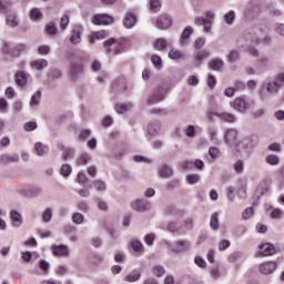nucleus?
<instances>
[{"instance_id": "1", "label": "nucleus", "mask_w": 284, "mask_h": 284, "mask_svg": "<svg viewBox=\"0 0 284 284\" xmlns=\"http://www.w3.org/2000/svg\"><path fill=\"white\" fill-rule=\"evenodd\" d=\"M103 47L105 48L106 54H122L125 47L123 45V40H119L116 38H110L103 42Z\"/></svg>"}, {"instance_id": "2", "label": "nucleus", "mask_w": 284, "mask_h": 284, "mask_svg": "<svg viewBox=\"0 0 284 284\" xmlns=\"http://www.w3.org/2000/svg\"><path fill=\"white\" fill-rule=\"evenodd\" d=\"M214 12L213 11H205L204 18L203 17H195L194 23L195 26H203L204 32L210 33L212 32V26L214 24Z\"/></svg>"}, {"instance_id": "3", "label": "nucleus", "mask_w": 284, "mask_h": 284, "mask_svg": "<svg viewBox=\"0 0 284 284\" xmlns=\"http://www.w3.org/2000/svg\"><path fill=\"white\" fill-rule=\"evenodd\" d=\"M83 72H85V68L83 67V57L79 55L73 58L70 65L71 81H77Z\"/></svg>"}, {"instance_id": "4", "label": "nucleus", "mask_w": 284, "mask_h": 284, "mask_svg": "<svg viewBox=\"0 0 284 284\" xmlns=\"http://www.w3.org/2000/svg\"><path fill=\"white\" fill-rule=\"evenodd\" d=\"M1 52L2 54H8L9 57H20L22 52H28V44L18 43L11 47L10 42H4Z\"/></svg>"}, {"instance_id": "5", "label": "nucleus", "mask_w": 284, "mask_h": 284, "mask_svg": "<svg viewBox=\"0 0 284 284\" xmlns=\"http://www.w3.org/2000/svg\"><path fill=\"white\" fill-rule=\"evenodd\" d=\"M239 131L236 129H226L224 132V143L229 148H234L237 152H241V144H239Z\"/></svg>"}, {"instance_id": "6", "label": "nucleus", "mask_w": 284, "mask_h": 284, "mask_svg": "<svg viewBox=\"0 0 284 284\" xmlns=\"http://www.w3.org/2000/svg\"><path fill=\"white\" fill-rule=\"evenodd\" d=\"M257 143H258V136L256 135L246 136L239 142L240 152L244 150L243 156H250V154H252V150L256 148Z\"/></svg>"}, {"instance_id": "7", "label": "nucleus", "mask_w": 284, "mask_h": 284, "mask_svg": "<svg viewBox=\"0 0 284 284\" xmlns=\"http://www.w3.org/2000/svg\"><path fill=\"white\" fill-rule=\"evenodd\" d=\"M169 247L173 254H185V252L192 250V242H190V240L181 239L176 240L173 244H170Z\"/></svg>"}, {"instance_id": "8", "label": "nucleus", "mask_w": 284, "mask_h": 284, "mask_svg": "<svg viewBox=\"0 0 284 284\" xmlns=\"http://www.w3.org/2000/svg\"><path fill=\"white\" fill-rule=\"evenodd\" d=\"M244 13L250 19L258 17V14H261V4H258L256 0L248 1L244 7Z\"/></svg>"}, {"instance_id": "9", "label": "nucleus", "mask_w": 284, "mask_h": 284, "mask_svg": "<svg viewBox=\"0 0 284 284\" xmlns=\"http://www.w3.org/2000/svg\"><path fill=\"white\" fill-rule=\"evenodd\" d=\"M92 23L94 26H112L114 18L108 13H97L92 17Z\"/></svg>"}, {"instance_id": "10", "label": "nucleus", "mask_w": 284, "mask_h": 284, "mask_svg": "<svg viewBox=\"0 0 284 284\" xmlns=\"http://www.w3.org/2000/svg\"><path fill=\"white\" fill-rule=\"evenodd\" d=\"M51 252L53 256H57L58 258H68V256H70V248L65 244H52Z\"/></svg>"}, {"instance_id": "11", "label": "nucleus", "mask_w": 284, "mask_h": 284, "mask_svg": "<svg viewBox=\"0 0 284 284\" xmlns=\"http://www.w3.org/2000/svg\"><path fill=\"white\" fill-rule=\"evenodd\" d=\"M163 99H165V95L163 94V89L155 88L149 95L146 103L148 105H155V103H161Z\"/></svg>"}, {"instance_id": "12", "label": "nucleus", "mask_w": 284, "mask_h": 284, "mask_svg": "<svg viewBox=\"0 0 284 284\" xmlns=\"http://www.w3.org/2000/svg\"><path fill=\"white\" fill-rule=\"evenodd\" d=\"M19 194L22 196H26L27 199H37L39 194H41V189L38 186H27V187H20L18 190Z\"/></svg>"}, {"instance_id": "13", "label": "nucleus", "mask_w": 284, "mask_h": 284, "mask_svg": "<svg viewBox=\"0 0 284 284\" xmlns=\"http://www.w3.org/2000/svg\"><path fill=\"white\" fill-rule=\"evenodd\" d=\"M231 106L233 110H236L237 112L242 113H245L247 112V110H250V104L244 97L236 98L231 104Z\"/></svg>"}, {"instance_id": "14", "label": "nucleus", "mask_w": 284, "mask_h": 284, "mask_svg": "<svg viewBox=\"0 0 284 284\" xmlns=\"http://www.w3.org/2000/svg\"><path fill=\"white\" fill-rule=\"evenodd\" d=\"M131 205L135 212H149V210H152V203L143 199L133 201Z\"/></svg>"}, {"instance_id": "15", "label": "nucleus", "mask_w": 284, "mask_h": 284, "mask_svg": "<svg viewBox=\"0 0 284 284\" xmlns=\"http://www.w3.org/2000/svg\"><path fill=\"white\" fill-rule=\"evenodd\" d=\"M155 26L159 30H168V28H172V17L168 14L160 16L156 18Z\"/></svg>"}, {"instance_id": "16", "label": "nucleus", "mask_w": 284, "mask_h": 284, "mask_svg": "<svg viewBox=\"0 0 284 284\" xmlns=\"http://www.w3.org/2000/svg\"><path fill=\"white\" fill-rule=\"evenodd\" d=\"M81 34H83V27L77 24L72 29L70 43H72V45H79V43H81Z\"/></svg>"}, {"instance_id": "17", "label": "nucleus", "mask_w": 284, "mask_h": 284, "mask_svg": "<svg viewBox=\"0 0 284 284\" xmlns=\"http://www.w3.org/2000/svg\"><path fill=\"white\" fill-rule=\"evenodd\" d=\"M276 252V247L271 243H265L260 246V256H272Z\"/></svg>"}, {"instance_id": "18", "label": "nucleus", "mask_w": 284, "mask_h": 284, "mask_svg": "<svg viewBox=\"0 0 284 284\" xmlns=\"http://www.w3.org/2000/svg\"><path fill=\"white\" fill-rule=\"evenodd\" d=\"M123 26L128 30H132V28L136 26V16H134L132 12H126L123 19Z\"/></svg>"}, {"instance_id": "19", "label": "nucleus", "mask_w": 284, "mask_h": 284, "mask_svg": "<svg viewBox=\"0 0 284 284\" xmlns=\"http://www.w3.org/2000/svg\"><path fill=\"white\" fill-rule=\"evenodd\" d=\"M0 163L2 165H8V163H19V155L18 154L2 153L0 155Z\"/></svg>"}, {"instance_id": "20", "label": "nucleus", "mask_w": 284, "mask_h": 284, "mask_svg": "<svg viewBox=\"0 0 284 284\" xmlns=\"http://www.w3.org/2000/svg\"><path fill=\"white\" fill-rule=\"evenodd\" d=\"M16 83L18 88H26V85H28V73L18 71L16 73Z\"/></svg>"}, {"instance_id": "21", "label": "nucleus", "mask_w": 284, "mask_h": 284, "mask_svg": "<svg viewBox=\"0 0 284 284\" xmlns=\"http://www.w3.org/2000/svg\"><path fill=\"white\" fill-rule=\"evenodd\" d=\"M276 271V263L275 262H265L260 265V272L262 274H272Z\"/></svg>"}, {"instance_id": "22", "label": "nucleus", "mask_w": 284, "mask_h": 284, "mask_svg": "<svg viewBox=\"0 0 284 284\" xmlns=\"http://www.w3.org/2000/svg\"><path fill=\"white\" fill-rule=\"evenodd\" d=\"M223 65H225V62L220 58H214L209 62L210 70H214L215 72H221V70H223Z\"/></svg>"}, {"instance_id": "23", "label": "nucleus", "mask_w": 284, "mask_h": 284, "mask_svg": "<svg viewBox=\"0 0 284 284\" xmlns=\"http://www.w3.org/2000/svg\"><path fill=\"white\" fill-rule=\"evenodd\" d=\"M207 134L210 136V141L214 143V145H221V139H219V130L214 126H210L207 129Z\"/></svg>"}, {"instance_id": "24", "label": "nucleus", "mask_w": 284, "mask_h": 284, "mask_svg": "<svg viewBox=\"0 0 284 284\" xmlns=\"http://www.w3.org/2000/svg\"><path fill=\"white\" fill-rule=\"evenodd\" d=\"M215 116L225 123H234V121H236L234 114L227 112H215Z\"/></svg>"}, {"instance_id": "25", "label": "nucleus", "mask_w": 284, "mask_h": 284, "mask_svg": "<svg viewBox=\"0 0 284 284\" xmlns=\"http://www.w3.org/2000/svg\"><path fill=\"white\" fill-rule=\"evenodd\" d=\"M10 216H11L12 226L21 227V225L23 224V219L21 217V213L17 211H11Z\"/></svg>"}, {"instance_id": "26", "label": "nucleus", "mask_w": 284, "mask_h": 284, "mask_svg": "<svg viewBox=\"0 0 284 284\" xmlns=\"http://www.w3.org/2000/svg\"><path fill=\"white\" fill-rule=\"evenodd\" d=\"M34 152L37 153L38 156H45V154L50 152V148H48V145H44L41 142H37L34 144Z\"/></svg>"}, {"instance_id": "27", "label": "nucleus", "mask_w": 284, "mask_h": 284, "mask_svg": "<svg viewBox=\"0 0 284 284\" xmlns=\"http://www.w3.org/2000/svg\"><path fill=\"white\" fill-rule=\"evenodd\" d=\"M278 90H281V83L276 82V80L266 83V92H268V94H276Z\"/></svg>"}, {"instance_id": "28", "label": "nucleus", "mask_w": 284, "mask_h": 284, "mask_svg": "<svg viewBox=\"0 0 284 284\" xmlns=\"http://www.w3.org/2000/svg\"><path fill=\"white\" fill-rule=\"evenodd\" d=\"M125 283H136V281H141V271L133 270L129 275L124 277Z\"/></svg>"}, {"instance_id": "29", "label": "nucleus", "mask_w": 284, "mask_h": 284, "mask_svg": "<svg viewBox=\"0 0 284 284\" xmlns=\"http://www.w3.org/2000/svg\"><path fill=\"white\" fill-rule=\"evenodd\" d=\"M160 131H161V122L159 121L151 122L148 125V133L151 136H156V134H159Z\"/></svg>"}, {"instance_id": "30", "label": "nucleus", "mask_w": 284, "mask_h": 284, "mask_svg": "<svg viewBox=\"0 0 284 284\" xmlns=\"http://www.w3.org/2000/svg\"><path fill=\"white\" fill-rule=\"evenodd\" d=\"M172 174H174V171H172V168H170V165L168 164L162 165L159 171V175L161 176V179H170Z\"/></svg>"}, {"instance_id": "31", "label": "nucleus", "mask_w": 284, "mask_h": 284, "mask_svg": "<svg viewBox=\"0 0 284 284\" xmlns=\"http://www.w3.org/2000/svg\"><path fill=\"white\" fill-rule=\"evenodd\" d=\"M48 67V60L45 59H38L31 62V68L34 70H45Z\"/></svg>"}, {"instance_id": "32", "label": "nucleus", "mask_w": 284, "mask_h": 284, "mask_svg": "<svg viewBox=\"0 0 284 284\" xmlns=\"http://www.w3.org/2000/svg\"><path fill=\"white\" fill-rule=\"evenodd\" d=\"M92 161V155L90 153H82L77 159V165H88Z\"/></svg>"}, {"instance_id": "33", "label": "nucleus", "mask_w": 284, "mask_h": 284, "mask_svg": "<svg viewBox=\"0 0 284 284\" xmlns=\"http://www.w3.org/2000/svg\"><path fill=\"white\" fill-rule=\"evenodd\" d=\"M41 101V91H36L30 100V108H39Z\"/></svg>"}, {"instance_id": "34", "label": "nucleus", "mask_w": 284, "mask_h": 284, "mask_svg": "<svg viewBox=\"0 0 284 284\" xmlns=\"http://www.w3.org/2000/svg\"><path fill=\"white\" fill-rule=\"evenodd\" d=\"M194 34V29L192 27L184 28L182 36H181V43H187V39Z\"/></svg>"}, {"instance_id": "35", "label": "nucleus", "mask_w": 284, "mask_h": 284, "mask_svg": "<svg viewBox=\"0 0 284 284\" xmlns=\"http://www.w3.org/2000/svg\"><path fill=\"white\" fill-rule=\"evenodd\" d=\"M7 26H10V28H17L19 26V20L17 17V13H10L7 16Z\"/></svg>"}, {"instance_id": "36", "label": "nucleus", "mask_w": 284, "mask_h": 284, "mask_svg": "<svg viewBox=\"0 0 284 284\" xmlns=\"http://www.w3.org/2000/svg\"><path fill=\"white\" fill-rule=\"evenodd\" d=\"M235 19H236V12H234V10H230L224 14V21L227 26H234Z\"/></svg>"}, {"instance_id": "37", "label": "nucleus", "mask_w": 284, "mask_h": 284, "mask_svg": "<svg viewBox=\"0 0 284 284\" xmlns=\"http://www.w3.org/2000/svg\"><path fill=\"white\" fill-rule=\"evenodd\" d=\"M152 274L158 278H161L162 276H165V267H163L161 264H158L153 266Z\"/></svg>"}, {"instance_id": "38", "label": "nucleus", "mask_w": 284, "mask_h": 284, "mask_svg": "<svg viewBox=\"0 0 284 284\" xmlns=\"http://www.w3.org/2000/svg\"><path fill=\"white\" fill-rule=\"evenodd\" d=\"M196 61L199 62V65L205 61V59H210V51L202 50L199 51L195 55Z\"/></svg>"}, {"instance_id": "39", "label": "nucleus", "mask_w": 284, "mask_h": 284, "mask_svg": "<svg viewBox=\"0 0 284 284\" xmlns=\"http://www.w3.org/2000/svg\"><path fill=\"white\" fill-rule=\"evenodd\" d=\"M210 226H211V230H214L215 232L219 230V212L212 213Z\"/></svg>"}, {"instance_id": "40", "label": "nucleus", "mask_w": 284, "mask_h": 284, "mask_svg": "<svg viewBox=\"0 0 284 284\" xmlns=\"http://www.w3.org/2000/svg\"><path fill=\"white\" fill-rule=\"evenodd\" d=\"M154 48L155 50H160V51L165 50L168 48V40H165L164 38H159L154 42Z\"/></svg>"}, {"instance_id": "41", "label": "nucleus", "mask_w": 284, "mask_h": 284, "mask_svg": "<svg viewBox=\"0 0 284 284\" xmlns=\"http://www.w3.org/2000/svg\"><path fill=\"white\" fill-rule=\"evenodd\" d=\"M151 61L156 70H161L163 68V59H161V55L153 54L151 57Z\"/></svg>"}, {"instance_id": "42", "label": "nucleus", "mask_w": 284, "mask_h": 284, "mask_svg": "<svg viewBox=\"0 0 284 284\" xmlns=\"http://www.w3.org/2000/svg\"><path fill=\"white\" fill-rule=\"evenodd\" d=\"M265 161L268 165H278L281 163V159L276 154L266 155Z\"/></svg>"}, {"instance_id": "43", "label": "nucleus", "mask_w": 284, "mask_h": 284, "mask_svg": "<svg viewBox=\"0 0 284 284\" xmlns=\"http://www.w3.org/2000/svg\"><path fill=\"white\" fill-rule=\"evenodd\" d=\"M105 37H108V32H105L104 30L102 31H97L94 32L91 38H90V43H94V41L100 40V39H105Z\"/></svg>"}, {"instance_id": "44", "label": "nucleus", "mask_w": 284, "mask_h": 284, "mask_svg": "<svg viewBox=\"0 0 284 284\" xmlns=\"http://www.w3.org/2000/svg\"><path fill=\"white\" fill-rule=\"evenodd\" d=\"M128 110H132V104L121 103L115 105V111L118 112V114H125Z\"/></svg>"}, {"instance_id": "45", "label": "nucleus", "mask_w": 284, "mask_h": 284, "mask_svg": "<svg viewBox=\"0 0 284 284\" xmlns=\"http://www.w3.org/2000/svg\"><path fill=\"white\" fill-rule=\"evenodd\" d=\"M93 187L97 190V192H105V190H108V185H105V182L102 180L93 181Z\"/></svg>"}, {"instance_id": "46", "label": "nucleus", "mask_w": 284, "mask_h": 284, "mask_svg": "<svg viewBox=\"0 0 284 284\" xmlns=\"http://www.w3.org/2000/svg\"><path fill=\"white\" fill-rule=\"evenodd\" d=\"M246 232L247 227L245 225H237L233 230L234 236H236V239H241V236H243V234H245Z\"/></svg>"}, {"instance_id": "47", "label": "nucleus", "mask_w": 284, "mask_h": 284, "mask_svg": "<svg viewBox=\"0 0 284 284\" xmlns=\"http://www.w3.org/2000/svg\"><path fill=\"white\" fill-rule=\"evenodd\" d=\"M183 53L179 51V49H171L169 51V59H172L173 61H175L176 59H183Z\"/></svg>"}, {"instance_id": "48", "label": "nucleus", "mask_w": 284, "mask_h": 284, "mask_svg": "<svg viewBox=\"0 0 284 284\" xmlns=\"http://www.w3.org/2000/svg\"><path fill=\"white\" fill-rule=\"evenodd\" d=\"M234 171L236 172V174H243V170H245V162H243V160H237L234 164H233Z\"/></svg>"}, {"instance_id": "49", "label": "nucleus", "mask_w": 284, "mask_h": 284, "mask_svg": "<svg viewBox=\"0 0 284 284\" xmlns=\"http://www.w3.org/2000/svg\"><path fill=\"white\" fill-rule=\"evenodd\" d=\"M199 181H201V175L199 174L186 175V183H189V185H195V183H199Z\"/></svg>"}, {"instance_id": "50", "label": "nucleus", "mask_w": 284, "mask_h": 284, "mask_svg": "<svg viewBox=\"0 0 284 284\" xmlns=\"http://www.w3.org/2000/svg\"><path fill=\"white\" fill-rule=\"evenodd\" d=\"M209 154L211 159H221V149L216 146H211L209 149Z\"/></svg>"}, {"instance_id": "51", "label": "nucleus", "mask_w": 284, "mask_h": 284, "mask_svg": "<svg viewBox=\"0 0 284 284\" xmlns=\"http://www.w3.org/2000/svg\"><path fill=\"white\" fill-rule=\"evenodd\" d=\"M240 53L237 50H231L226 55V59L230 63H234V61H239Z\"/></svg>"}, {"instance_id": "52", "label": "nucleus", "mask_w": 284, "mask_h": 284, "mask_svg": "<svg viewBox=\"0 0 284 284\" xmlns=\"http://www.w3.org/2000/svg\"><path fill=\"white\" fill-rule=\"evenodd\" d=\"M60 174L63 175L64 178L70 176V174H72V165L63 164L61 166Z\"/></svg>"}, {"instance_id": "53", "label": "nucleus", "mask_w": 284, "mask_h": 284, "mask_svg": "<svg viewBox=\"0 0 284 284\" xmlns=\"http://www.w3.org/2000/svg\"><path fill=\"white\" fill-rule=\"evenodd\" d=\"M42 221L43 223H50V221H52V210L50 207L43 211Z\"/></svg>"}, {"instance_id": "54", "label": "nucleus", "mask_w": 284, "mask_h": 284, "mask_svg": "<svg viewBox=\"0 0 284 284\" xmlns=\"http://www.w3.org/2000/svg\"><path fill=\"white\" fill-rule=\"evenodd\" d=\"M267 190H270L267 187V184L263 183V184H260L256 190H255V194L256 196H263L265 193H267Z\"/></svg>"}, {"instance_id": "55", "label": "nucleus", "mask_w": 284, "mask_h": 284, "mask_svg": "<svg viewBox=\"0 0 284 284\" xmlns=\"http://www.w3.org/2000/svg\"><path fill=\"white\" fill-rule=\"evenodd\" d=\"M131 247L136 253L143 252V243H141L139 240L132 241Z\"/></svg>"}, {"instance_id": "56", "label": "nucleus", "mask_w": 284, "mask_h": 284, "mask_svg": "<svg viewBox=\"0 0 284 284\" xmlns=\"http://www.w3.org/2000/svg\"><path fill=\"white\" fill-rule=\"evenodd\" d=\"M72 221L75 223V225H82V223L85 221V217L81 213H73Z\"/></svg>"}, {"instance_id": "57", "label": "nucleus", "mask_w": 284, "mask_h": 284, "mask_svg": "<svg viewBox=\"0 0 284 284\" xmlns=\"http://www.w3.org/2000/svg\"><path fill=\"white\" fill-rule=\"evenodd\" d=\"M68 26H70V16L64 14L60 20L61 30H68Z\"/></svg>"}, {"instance_id": "58", "label": "nucleus", "mask_w": 284, "mask_h": 284, "mask_svg": "<svg viewBox=\"0 0 284 284\" xmlns=\"http://www.w3.org/2000/svg\"><path fill=\"white\" fill-rule=\"evenodd\" d=\"M45 30H47V34H50V37H55L57 24H54L53 22H50L47 24Z\"/></svg>"}, {"instance_id": "59", "label": "nucleus", "mask_w": 284, "mask_h": 284, "mask_svg": "<svg viewBox=\"0 0 284 284\" xmlns=\"http://www.w3.org/2000/svg\"><path fill=\"white\" fill-rule=\"evenodd\" d=\"M150 10H151V12H159L161 10V1L151 0L150 1Z\"/></svg>"}, {"instance_id": "60", "label": "nucleus", "mask_w": 284, "mask_h": 284, "mask_svg": "<svg viewBox=\"0 0 284 284\" xmlns=\"http://www.w3.org/2000/svg\"><path fill=\"white\" fill-rule=\"evenodd\" d=\"M77 182L80 183V185H85V183H90V180L83 172H79L77 176Z\"/></svg>"}, {"instance_id": "61", "label": "nucleus", "mask_w": 284, "mask_h": 284, "mask_svg": "<svg viewBox=\"0 0 284 284\" xmlns=\"http://www.w3.org/2000/svg\"><path fill=\"white\" fill-rule=\"evenodd\" d=\"M30 17H31L32 21H39V19H41L43 17V14L41 13V11L38 8H34L31 10Z\"/></svg>"}, {"instance_id": "62", "label": "nucleus", "mask_w": 284, "mask_h": 284, "mask_svg": "<svg viewBox=\"0 0 284 284\" xmlns=\"http://www.w3.org/2000/svg\"><path fill=\"white\" fill-rule=\"evenodd\" d=\"M23 130L24 132H34V130H37V122L30 121L24 123Z\"/></svg>"}, {"instance_id": "63", "label": "nucleus", "mask_w": 284, "mask_h": 284, "mask_svg": "<svg viewBox=\"0 0 284 284\" xmlns=\"http://www.w3.org/2000/svg\"><path fill=\"white\" fill-rule=\"evenodd\" d=\"M168 230L173 234L176 232H181V224H179L178 222H171L168 226Z\"/></svg>"}, {"instance_id": "64", "label": "nucleus", "mask_w": 284, "mask_h": 284, "mask_svg": "<svg viewBox=\"0 0 284 284\" xmlns=\"http://www.w3.org/2000/svg\"><path fill=\"white\" fill-rule=\"evenodd\" d=\"M50 52V45L42 44L38 47V54H41L42 57H45Z\"/></svg>"}]
</instances>
